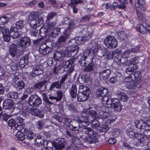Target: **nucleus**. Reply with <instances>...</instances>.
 Here are the masks:
<instances>
[{"instance_id": "f257e3e1", "label": "nucleus", "mask_w": 150, "mask_h": 150, "mask_svg": "<svg viewBox=\"0 0 150 150\" xmlns=\"http://www.w3.org/2000/svg\"><path fill=\"white\" fill-rule=\"evenodd\" d=\"M81 132L83 134L88 135L86 137L83 136L81 137V139L84 142L89 144L95 143L98 142L97 136L98 134L94 131L91 128L87 126L82 127Z\"/></svg>"}, {"instance_id": "f03ea898", "label": "nucleus", "mask_w": 150, "mask_h": 150, "mask_svg": "<svg viewBox=\"0 0 150 150\" xmlns=\"http://www.w3.org/2000/svg\"><path fill=\"white\" fill-rule=\"evenodd\" d=\"M104 99L103 103L104 105H107V108H109L110 110L112 107V104H113L115 111L120 112L121 110L122 106L118 99L114 98L110 100L107 97L104 98Z\"/></svg>"}, {"instance_id": "7ed1b4c3", "label": "nucleus", "mask_w": 150, "mask_h": 150, "mask_svg": "<svg viewBox=\"0 0 150 150\" xmlns=\"http://www.w3.org/2000/svg\"><path fill=\"white\" fill-rule=\"evenodd\" d=\"M90 93L91 91L88 88L83 85L80 86L77 95L78 100L79 101L86 100L88 98Z\"/></svg>"}, {"instance_id": "20e7f679", "label": "nucleus", "mask_w": 150, "mask_h": 150, "mask_svg": "<svg viewBox=\"0 0 150 150\" xmlns=\"http://www.w3.org/2000/svg\"><path fill=\"white\" fill-rule=\"evenodd\" d=\"M94 56V52L93 50H86L84 52L79 62L82 66L86 65L88 62H91L93 61Z\"/></svg>"}, {"instance_id": "39448f33", "label": "nucleus", "mask_w": 150, "mask_h": 150, "mask_svg": "<svg viewBox=\"0 0 150 150\" xmlns=\"http://www.w3.org/2000/svg\"><path fill=\"white\" fill-rule=\"evenodd\" d=\"M29 19L30 20L29 24L30 27L34 29L42 25L43 22V18L41 16L35 17L32 14H30Z\"/></svg>"}, {"instance_id": "423d86ee", "label": "nucleus", "mask_w": 150, "mask_h": 150, "mask_svg": "<svg viewBox=\"0 0 150 150\" xmlns=\"http://www.w3.org/2000/svg\"><path fill=\"white\" fill-rule=\"evenodd\" d=\"M104 43L109 48L113 49L115 48L117 45V42L113 36H108L104 40Z\"/></svg>"}, {"instance_id": "0eeeda50", "label": "nucleus", "mask_w": 150, "mask_h": 150, "mask_svg": "<svg viewBox=\"0 0 150 150\" xmlns=\"http://www.w3.org/2000/svg\"><path fill=\"white\" fill-rule=\"evenodd\" d=\"M31 41L30 40L26 37H21L20 40V42L17 43V45L18 46L22 48V51H21V53H23V51L26 50L25 48L28 47L30 45Z\"/></svg>"}, {"instance_id": "6e6552de", "label": "nucleus", "mask_w": 150, "mask_h": 150, "mask_svg": "<svg viewBox=\"0 0 150 150\" xmlns=\"http://www.w3.org/2000/svg\"><path fill=\"white\" fill-rule=\"evenodd\" d=\"M28 103L31 107H37L42 103V101L38 96L34 95L30 96L28 100Z\"/></svg>"}, {"instance_id": "1a4fd4ad", "label": "nucleus", "mask_w": 150, "mask_h": 150, "mask_svg": "<svg viewBox=\"0 0 150 150\" xmlns=\"http://www.w3.org/2000/svg\"><path fill=\"white\" fill-rule=\"evenodd\" d=\"M137 50L134 48H131L129 50H126L122 54L123 57L120 59H118V60L123 65L125 64L127 65L128 64V62L127 61H124V60H125V58H127L131 56L130 55H132V54L136 53Z\"/></svg>"}, {"instance_id": "9d476101", "label": "nucleus", "mask_w": 150, "mask_h": 150, "mask_svg": "<svg viewBox=\"0 0 150 150\" xmlns=\"http://www.w3.org/2000/svg\"><path fill=\"white\" fill-rule=\"evenodd\" d=\"M75 47L72 46L67 48L65 50L64 56L65 57H71L76 55L79 50L78 47L75 45Z\"/></svg>"}, {"instance_id": "9b49d317", "label": "nucleus", "mask_w": 150, "mask_h": 150, "mask_svg": "<svg viewBox=\"0 0 150 150\" xmlns=\"http://www.w3.org/2000/svg\"><path fill=\"white\" fill-rule=\"evenodd\" d=\"M67 135L71 137V141L72 144L74 145L75 147L77 149V148H80L83 146V144L80 141L78 138L76 137L68 130L66 131Z\"/></svg>"}, {"instance_id": "f8f14e48", "label": "nucleus", "mask_w": 150, "mask_h": 150, "mask_svg": "<svg viewBox=\"0 0 150 150\" xmlns=\"http://www.w3.org/2000/svg\"><path fill=\"white\" fill-rule=\"evenodd\" d=\"M69 34L64 31V34L58 37L56 42V45L58 47H60L64 45L67 40L69 38Z\"/></svg>"}, {"instance_id": "ddd939ff", "label": "nucleus", "mask_w": 150, "mask_h": 150, "mask_svg": "<svg viewBox=\"0 0 150 150\" xmlns=\"http://www.w3.org/2000/svg\"><path fill=\"white\" fill-rule=\"evenodd\" d=\"M109 108H108L107 105H104L102 107L101 111L99 112L98 115L100 118H105L110 115Z\"/></svg>"}, {"instance_id": "4468645a", "label": "nucleus", "mask_w": 150, "mask_h": 150, "mask_svg": "<svg viewBox=\"0 0 150 150\" xmlns=\"http://www.w3.org/2000/svg\"><path fill=\"white\" fill-rule=\"evenodd\" d=\"M98 73L100 77L103 78L104 79H106L108 78L111 73V71L109 69H106L105 67H100Z\"/></svg>"}, {"instance_id": "2eb2a0df", "label": "nucleus", "mask_w": 150, "mask_h": 150, "mask_svg": "<svg viewBox=\"0 0 150 150\" xmlns=\"http://www.w3.org/2000/svg\"><path fill=\"white\" fill-rule=\"evenodd\" d=\"M108 93V91L107 89L104 88L100 89L97 92V96L99 98L100 97L101 98L100 99L102 100V103L103 105H104V104L103 101L104 98L107 97L108 98H109L107 96H106Z\"/></svg>"}, {"instance_id": "dca6fc26", "label": "nucleus", "mask_w": 150, "mask_h": 150, "mask_svg": "<svg viewBox=\"0 0 150 150\" xmlns=\"http://www.w3.org/2000/svg\"><path fill=\"white\" fill-rule=\"evenodd\" d=\"M17 45L14 44H12L10 46L9 49V53L12 57L16 56L18 58V57L20 56V55H18L17 53L18 50L17 48Z\"/></svg>"}, {"instance_id": "f3484780", "label": "nucleus", "mask_w": 150, "mask_h": 150, "mask_svg": "<svg viewBox=\"0 0 150 150\" xmlns=\"http://www.w3.org/2000/svg\"><path fill=\"white\" fill-rule=\"evenodd\" d=\"M43 74V70L39 66H34L33 68V70L30 74V76L32 77H34L39 76Z\"/></svg>"}, {"instance_id": "a211bd4d", "label": "nucleus", "mask_w": 150, "mask_h": 150, "mask_svg": "<svg viewBox=\"0 0 150 150\" xmlns=\"http://www.w3.org/2000/svg\"><path fill=\"white\" fill-rule=\"evenodd\" d=\"M39 31V34L40 35L43 32L45 33H47L48 30L44 27H41L39 30L37 29H35L32 30L30 32V34L32 36L36 37L38 35V31Z\"/></svg>"}, {"instance_id": "6ab92c4d", "label": "nucleus", "mask_w": 150, "mask_h": 150, "mask_svg": "<svg viewBox=\"0 0 150 150\" xmlns=\"http://www.w3.org/2000/svg\"><path fill=\"white\" fill-rule=\"evenodd\" d=\"M10 32L12 37L15 39L21 36L23 34L22 32L18 31L17 28L13 26L10 28Z\"/></svg>"}, {"instance_id": "aec40b11", "label": "nucleus", "mask_w": 150, "mask_h": 150, "mask_svg": "<svg viewBox=\"0 0 150 150\" xmlns=\"http://www.w3.org/2000/svg\"><path fill=\"white\" fill-rule=\"evenodd\" d=\"M65 144V139L63 138H59L57 140L54 145V147L57 149H62L64 148Z\"/></svg>"}, {"instance_id": "412c9836", "label": "nucleus", "mask_w": 150, "mask_h": 150, "mask_svg": "<svg viewBox=\"0 0 150 150\" xmlns=\"http://www.w3.org/2000/svg\"><path fill=\"white\" fill-rule=\"evenodd\" d=\"M14 103L12 100L7 99L3 102V108L4 109H10L14 107Z\"/></svg>"}, {"instance_id": "4be33fe9", "label": "nucleus", "mask_w": 150, "mask_h": 150, "mask_svg": "<svg viewBox=\"0 0 150 150\" xmlns=\"http://www.w3.org/2000/svg\"><path fill=\"white\" fill-rule=\"evenodd\" d=\"M50 48L45 44H43L40 45L39 48V52L43 55H46L49 53Z\"/></svg>"}, {"instance_id": "5701e85b", "label": "nucleus", "mask_w": 150, "mask_h": 150, "mask_svg": "<svg viewBox=\"0 0 150 150\" xmlns=\"http://www.w3.org/2000/svg\"><path fill=\"white\" fill-rule=\"evenodd\" d=\"M75 59L74 58L70 59L65 62L64 65L63 66L64 68V71H68L70 70V69L72 67V64L75 61Z\"/></svg>"}, {"instance_id": "b1692460", "label": "nucleus", "mask_w": 150, "mask_h": 150, "mask_svg": "<svg viewBox=\"0 0 150 150\" xmlns=\"http://www.w3.org/2000/svg\"><path fill=\"white\" fill-rule=\"evenodd\" d=\"M17 108L18 112H19L20 111H21L23 113H28V111L29 110L28 106H26L25 103L22 102L20 103L18 105V106L17 107Z\"/></svg>"}, {"instance_id": "393cba45", "label": "nucleus", "mask_w": 150, "mask_h": 150, "mask_svg": "<svg viewBox=\"0 0 150 150\" xmlns=\"http://www.w3.org/2000/svg\"><path fill=\"white\" fill-rule=\"evenodd\" d=\"M64 52V51L61 50L55 52L53 56L54 60L59 62L61 61L63 58V54Z\"/></svg>"}, {"instance_id": "a878e982", "label": "nucleus", "mask_w": 150, "mask_h": 150, "mask_svg": "<svg viewBox=\"0 0 150 150\" xmlns=\"http://www.w3.org/2000/svg\"><path fill=\"white\" fill-rule=\"evenodd\" d=\"M131 78L128 77L125 78V81L127 82L126 85L127 88L129 89H133L135 88L136 86V83L134 81H131Z\"/></svg>"}, {"instance_id": "bb28decb", "label": "nucleus", "mask_w": 150, "mask_h": 150, "mask_svg": "<svg viewBox=\"0 0 150 150\" xmlns=\"http://www.w3.org/2000/svg\"><path fill=\"white\" fill-rule=\"evenodd\" d=\"M64 91L59 90L56 92L57 97L54 96H50L49 98L51 100H55L56 102H59L61 100L64 95Z\"/></svg>"}, {"instance_id": "cd10ccee", "label": "nucleus", "mask_w": 150, "mask_h": 150, "mask_svg": "<svg viewBox=\"0 0 150 150\" xmlns=\"http://www.w3.org/2000/svg\"><path fill=\"white\" fill-rule=\"evenodd\" d=\"M77 121L79 122V124L80 123L84 127L88 126L90 123L87 117L85 116L81 117L78 119Z\"/></svg>"}, {"instance_id": "c85d7f7f", "label": "nucleus", "mask_w": 150, "mask_h": 150, "mask_svg": "<svg viewBox=\"0 0 150 150\" xmlns=\"http://www.w3.org/2000/svg\"><path fill=\"white\" fill-rule=\"evenodd\" d=\"M88 63L89 64L85 66V68L83 69V71L86 72H90L93 71L94 69L96 67V65L93 62V61L91 62H88Z\"/></svg>"}, {"instance_id": "c756f323", "label": "nucleus", "mask_w": 150, "mask_h": 150, "mask_svg": "<svg viewBox=\"0 0 150 150\" xmlns=\"http://www.w3.org/2000/svg\"><path fill=\"white\" fill-rule=\"evenodd\" d=\"M73 124L70 123L67 126L68 127L70 130L73 131H77L79 129V124L77 121H74Z\"/></svg>"}, {"instance_id": "7c9ffc66", "label": "nucleus", "mask_w": 150, "mask_h": 150, "mask_svg": "<svg viewBox=\"0 0 150 150\" xmlns=\"http://www.w3.org/2000/svg\"><path fill=\"white\" fill-rule=\"evenodd\" d=\"M141 73L139 71H134L132 74V75L134 76L135 80L136 81V83L138 84L142 81Z\"/></svg>"}, {"instance_id": "2f4dec72", "label": "nucleus", "mask_w": 150, "mask_h": 150, "mask_svg": "<svg viewBox=\"0 0 150 150\" xmlns=\"http://www.w3.org/2000/svg\"><path fill=\"white\" fill-rule=\"evenodd\" d=\"M62 88V86L59 83V81L54 82L52 83L50 85L49 89L50 91H53L54 89H59Z\"/></svg>"}, {"instance_id": "473e14b6", "label": "nucleus", "mask_w": 150, "mask_h": 150, "mask_svg": "<svg viewBox=\"0 0 150 150\" xmlns=\"http://www.w3.org/2000/svg\"><path fill=\"white\" fill-rule=\"evenodd\" d=\"M42 145L46 149L48 150H52V148L54 146V145L52 142L46 140H44L43 141Z\"/></svg>"}, {"instance_id": "72a5a7b5", "label": "nucleus", "mask_w": 150, "mask_h": 150, "mask_svg": "<svg viewBox=\"0 0 150 150\" xmlns=\"http://www.w3.org/2000/svg\"><path fill=\"white\" fill-rule=\"evenodd\" d=\"M69 92L70 96L72 98H76L77 93V88L76 85L75 84H72Z\"/></svg>"}, {"instance_id": "f704fd0d", "label": "nucleus", "mask_w": 150, "mask_h": 150, "mask_svg": "<svg viewBox=\"0 0 150 150\" xmlns=\"http://www.w3.org/2000/svg\"><path fill=\"white\" fill-rule=\"evenodd\" d=\"M135 125L136 127L139 129H144V127L146 126V122L141 120L136 121Z\"/></svg>"}, {"instance_id": "c9c22d12", "label": "nucleus", "mask_w": 150, "mask_h": 150, "mask_svg": "<svg viewBox=\"0 0 150 150\" xmlns=\"http://www.w3.org/2000/svg\"><path fill=\"white\" fill-rule=\"evenodd\" d=\"M72 41L75 42L77 45L84 44L85 42L86 41V38L83 37H80L76 38L75 40H72Z\"/></svg>"}, {"instance_id": "e433bc0d", "label": "nucleus", "mask_w": 150, "mask_h": 150, "mask_svg": "<svg viewBox=\"0 0 150 150\" xmlns=\"http://www.w3.org/2000/svg\"><path fill=\"white\" fill-rule=\"evenodd\" d=\"M75 27V23L74 21H71L69 23L68 27L65 29L64 31L65 33L70 34L71 30Z\"/></svg>"}, {"instance_id": "4c0bfd02", "label": "nucleus", "mask_w": 150, "mask_h": 150, "mask_svg": "<svg viewBox=\"0 0 150 150\" xmlns=\"http://www.w3.org/2000/svg\"><path fill=\"white\" fill-rule=\"evenodd\" d=\"M117 95V97L123 102L126 101L128 99V97L127 95L122 92L118 91Z\"/></svg>"}, {"instance_id": "58836bf2", "label": "nucleus", "mask_w": 150, "mask_h": 150, "mask_svg": "<svg viewBox=\"0 0 150 150\" xmlns=\"http://www.w3.org/2000/svg\"><path fill=\"white\" fill-rule=\"evenodd\" d=\"M121 52L119 51L115 50L113 51H110L106 55V58L108 59H112L113 57H115L118 54H120Z\"/></svg>"}, {"instance_id": "ea45409f", "label": "nucleus", "mask_w": 150, "mask_h": 150, "mask_svg": "<svg viewBox=\"0 0 150 150\" xmlns=\"http://www.w3.org/2000/svg\"><path fill=\"white\" fill-rule=\"evenodd\" d=\"M61 30L60 28H54L50 33V36L53 37H56L60 33Z\"/></svg>"}, {"instance_id": "a19ab883", "label": "nucleus", "mask_w": 150, "mask_h": 150, "mask_svg": "<svg viewBox=\"0 0 150 150\" xmlns=\"http://www.w3.org/2000/svg\"><path fill=\"white\" fill-rule=\"evenodd\" d=\"M91 127L93 128L97 129H98V127H99V123L96 119L94 118L90 122Z\"/></svg>"}, {"instance_id": "79ce46f5", "label": "nucleus", "mask_w": 150, "mask_h": 150, "mask_svg": "<svg viewBox=\"0 0 150 150\" xmlns=\"http://www.w3.org/2000/svg\"><path fill=\"white\" fill-rule=\"evenodd\" d=\"M136 28L137 30L143 34L145 33L147 31V28L145 27L143 25L141 24H138Z\"/></svg>"}, {"instance_id": "37998d69", "label": "nucleus", "mask_w": 150, "mask_h": 150, "mask_svg": "<svg viewBox=\"0 0 150 150\" xmlns=\"http://www.w3.org/2000/svg\"><path fill=\"white\" fill-rule=\"evenodd\" d=\"M16 136L18 140L19 141H22L25 138V136L24 133L20 131L18 132L16 134Z\"/></svg>"}, {"instance_id": "c03bdc74", "label": "nucleus", "mask_w": 150, "mask_h": 150, "mask_svg": "<svg viewBox=\"0 0 150 150\" xmlns=\"http://www.w3.org/2000/svg\"><path fill=\"white\" fill-rule=\"evenodd\" d=\"M18 93L13 91L10 92L7 94L8 98L13 99H16L18 97Z\"/></svg>"}, {"instance_id": "a18cd8bd", "label": "nucleus", "mask_w": 150, "mask_h": 150, "mask_svg": "<svg viewBox=\"0 0 150 150\" xmlns=\"http://www.w3.org/2000/svg\"><path fill=\"white\" fill-rule=\"evenodd\" d=\"M120 4L118 6V7L121 9H125L126 7V5L128 3V1L127 0H118Z\"/></svg>"}, {"instance_id": "49530a36", "label": "nucleus", "mask_w": 150, "mask_h": 150, "mask_svg": "<svg viewBox=\"0 0 150 150\" xmlns=\"http://www.w3.org/2000/svg\"><path fill=\"white\" fill-rule=\"evenodd\" d=\"M63 67V65L62 64L57 63L53 68L54 73L55 74H58L59 71Z\"/></svg>"}, {"instance_id": "de8ad7c7", "label": "nucleus", "mask_w": 150, "mask_h": 150, "mask_svg": "<svg viewBox=\"0 0 150 150\" xmlns=\"http://www.w3.org/2000/svg\"><path fill=\"white\" fill-rule=\"evenodd\" d=\"M87 114L90 115L93 119L96 118L98 117L97 113L94 110L87 109Z\"/></svg>"}, {"instance_id": "09e8293b", "label": "nucleus", "mask_w": 150, "mask_h": 150, "mask_svg": "<svg viewBox=\"0 0 150 150\" xmlns=\"http://www.w3.org/2000/svg\"><path fill=\"white\" fill-rule=\"evenodd\" d=\"M125 70V72L129 75L132 74L133 73H134V71L132 68V65H130L129 62L128 63V64Z\"/></svg>"}, {"instance_id": "8fccbe9b", "label": "nucleus", "mask_w": 150, "mask_h": 150, "mask_svg": "<svg viewBox=\"0 0 150 150\" xmlns=\"http://www.w3.org/2000/svg\"><path fill=\"white\" fill-rule=\"evenodd\" d=\"M109 128L108 125H103L98 127V130L100 132H105L109 129Z\"/></svg>"}, {"instance_id": "3c124183", "label": "nucleus", "mask_w": 150, "mask_h": 150, "mask_svg": "<svg viewBox=\"0 0 150 150\" xmlns=\"http://www.w3.org/2000/svg\"><path fill=\"white\" fill-rule=\"evenodd\" d=\"M9 19V18L5 16L0 18V24H6L8 22Z\"/></svg>"}, {"instance_id": "603ef678", "label": "nucleus", "mask_w": 150, "mask_h": 150, "mask_svg": "<svg viewBox=\"0 0 150 150\" xmlns=\"http://www.w3.org/2000/svg\"><path fill=\"white\" fill-rule=\"evenodd\" d=\"M57 15V13L55 12L52 11L49 12L47 16V21H49L51 19H52L54 17L56 16Z\"/></svg>"}, {"instance_id": "864d4df0", "label": "nucleus", "mask_w": 150, "mask_h": 150, "mask_svg": "<svg viewBox=\"0 0 150 150\" xmlns=\"http://www.w3.org/2000/svg\"><path fill=\"white\" fill-rule=\"evenodd\" d=\"M136 13L138 19L143 22H144L146 20L145 17L143 16L141 13L137 9L136 10Z\"/></svg>"}, {"instance_id": "5fc2aeb1", "label": "nucleus", "mask_w": 150, "mask_h": 150, "mask_svg": "<svg viewBox=\"0 0 150 150\" xmlns=\"http://www.w3.org/2000/svg\"><path fill=\"white\" fill-rule=\"evenodd\" d=\"M126 133L129 137L134 138L135 133H134L133 130L131 129H128L127 131H126Z\"/></svg>"}, {"instance_id": "6e6d98bb", "label": "nucleus", "mask_w": 150, "mask_h": 150, "mask_svg": "<svg viewBox=\"0 0 150 150\" xmlns=\"http://www.w3.org/2000/svg\"><path fill=\"white\" fill-rule=\"evenodd\" d=\"M24 127V125L23 124H21L20 123H17L14 126V128L18 131H20L21 130L23 129Z\"/></svg>"}, {"instance_id": "4d7b16f0", "label": "nucleus", "mask_w": 150, "mask_h": 150, "mask_svg": "<svg viewBox=\"0 0 150 150\" xmlns=\"http://www.w3.org/2000/svg\"><path fill=\"white\" fill-rule=\"evenodd\" d=\"M33 110H35V115H34L38 116L40 118H43L44 116L43 113L38 110L37 109H36L35 108H33Z\"/></svg>"}, {"instance_id": "13d9d810", "label": "nucleus", "mask_w": 150, "mask_h": 150, "mask_svg": "<svg viewBox=\"0 0 150 150\" xmlns=\"http://www.w3.org/2000/svg\"><path fill=\"white\" fill-rule=\"evenodd\" d=\"M83 1L81 0H71V2L69 5L70 6H73V5L76 6L79 3H82Z\"/></svg>"}, {"instance_id": "bf43d9fd", "label": "nucleus", "mask_w": 150, "mask_h": 150, "mask_svg": "<svg viewBox=\"0 0 150 150\" xmlns=\"http://www.w3.org/2000/svg\"><path fill=\"white\" fill-rule=\"evenodd\" d=\"M11 67L12 70L13 71H16L18 69V62H14L11 65Z\"/></svg>"}, {"instance_id": "052dcab7", "label": "nucleus", "mask_w": 150, "mask_h": 150, "mask_svg": "<svg viewBox=\"0 0 150 150\" xmlns=\"http://www.w3.org/2000/svg\"><path fill=\"white\" fill-rule=\"evenodd\" d=\"M16 25L15 27L17 28V29H21L23 26V22L22 21H19L16 23Z\"/></svg>"}, {"instance_id": "680f3d73", "label": "nucleus", "mask_w": 150, "mask_h": 150, "mask_svg": "<svg viewBox=\"0 0 150 150\" xmlns=\"http://www.w3.org/2000/svg\"><path fill=\"white\" fill-rule=\"evenodd\" d=\"M25 86V84L23 81L21 80L19 81L17 83V87L20 89H22L24 88Z\"/></svg>"}, {"instance_id": "e2e57ef3", "label": "nucleus", "mask_w": 150, "mask_h": 150, "mask_svg": "<svg viewBox=\"0 0 150 150\" xmlns=\"http://www.w3.org/2000/svg\"><path fill=\"white\" fill-rule=\"evenodd\" d=\"M1 31V33L3 35H6L7 34H9V32L8 29L6 27L4 26L2 27Z\"/></svg>"}, {"instance_id": "0e129e2a", "label": "nucleus", "mask_w": 150, "mask_h": 150, "mask_svg": "<svg viewBox=\"0 0 150 150\" xmlns=\"http://www.w3.org/2000/svg\"><path fill=\"white\" fill-rule=\"evenodd\" d=\"M145 3L144 0H137V3L135 4L136 7L137 8L139 7V6H142L144 5Z\"/></svg>"}, {"instance_id": "69168bd1", "label": "nucleus", "mask_w": 150, "mask_h": 150, "mask_svg": "<svg viewBox=\"0 0 150 150\" xmlns=\"http://www.w3.org/2000/svg\"><path fill=\"white\" fill-rule=\"evenodd\" d=\"M143 134L146 138L150 139V130L147 129L144 130Z\"/></svg>"}, {"instance_id": "338daca9", "label": "nucleus", "mask_w": 150, "mask_h": 150, "mask_svg": "<svg viewBox=\"0 0 150 150\" xmlns=\"http://www.w3.org/2000/svg\"><path fill=\"white\" fill-rule=\"evenodd\" d=\"M56 23L54 22H49L47 25V27L49 29H53Z\"/></svg>"}, {"instance_id": "774afa93", "label": "nucleus", "mask_w": 150, "mask_h": 150, "mask_svg": "<svg viewBox=\"0 0 150 150\" xmlns=\"http://www.w3.org/2000/svg\"><path fill=\"white\" fill-rule=\"evenodd\" d=\"M129 60L131 62V63H137L139 62V58L138 56H136L133 58H131Z\"/></svg>"}]
</instances>
